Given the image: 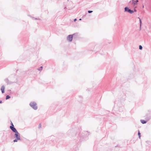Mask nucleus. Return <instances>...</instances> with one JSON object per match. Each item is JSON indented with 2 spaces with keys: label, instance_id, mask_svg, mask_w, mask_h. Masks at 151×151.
I'll list each match as a JSON object with an SVG mask.
<instances>
[{
  "label": "nucleus",
  "instance_id": "nucleus-1",
  "mask_svg": "<svg viewBox=\"0 0 151 151\" xmlns=\"http://www.w3.org/2000/svg\"><path fill=\"white\" fill-rule=\"evenodd\" d=\"M29 105L34 109L36 110L37 109L36 104L35 102H32Z\"/></svg>",
  "mask_w": 151,
  "mask_h": 151
},
{
  "label": "nucleus",
  "instance_id": "nucleus-2",
  "mask_svg": "<svg viewBox=\"0 0 151 151\" xmlns=\"http://www.w3.org/2000/svg\"><path fill=\"white\" fill-rule=\"evenodd\" d=\"M124 9L125 11V12H127L131 14H132L133 12V11L132 10L129 9V8L127 7H125Z\"/></svg>",
  "mask_w": 151,
  "mask_h": 151
},
{
  "label": "nucleus",
  "instance_id": "nucleus-3",
  "mask_svg": "<svg viewBox=\"0 0 151 151\" xmlns=\"http://www.w3.org/2000/svg\"><path fill=\"white\" fill-rule=\"evenodd\" d=\"M73 35H69L67 37V40L70 41H71L73 39Z\"/></svg>",
  "mask_w": 151,
  "mask_h": 151
},
{
  "label": "nucleus",
  "instance_id": "nucleus-4",
  "mask_svg": "<svg viewBox=\"0 0 151 151\" xmlns=\"http://www.w3.org/2000/svg\"><path fill=\"white\" fill-rule=\"evenodd\" d=\"M15 136L17 138V139L18 140H20V136H19V133H18V132H17L16 133H15Z\"/></svg>",
  "mask_w": 151,
  "mask_h": 151
},
{
  "label": "nucleus",
  "instance_id": "nucleus-5",
  "mask_svg": "<svg viewBox=\"0 0 151 151\" xmlns=\"http://www.w3.org/2000/svg\"><path fill=\"white\" fill-rule=\"evenodd\" d=\"M10 129L14 132L15 133H16L17 131L16 129L13 126H10Z\"/></svg>",
  "mask_w": 151,
  "mask_h": 151
},
{
  "label": "nucleus",
  "instance_id": "nucleus-6",
  "mask_svg": "<svg viewBox=\"0 0 151 151\" xmlns=\"http://www.w3.org/2000/svg\"><path fill=\"white\" fill-rule=\"evenodd\" d=\"M4 89H5V87H4V86H2L1 88V91L2 92V93H4Z\"/></svg>",
  "mask_w": 151,
  "mask_h": 151
},
{
  "label": "nucleus",
  "instance_id": "nucleus-7",
  "mask_svg": "<svg viewBox=\"0 0 151 151\" xmlns=\"http://www.w3.org/2000/svg\"><path fill=\"white\" fill-rule=\"evenodd\" d=\"M138 1V0H136V1H133L132 2V4H134V5L137 4V2Z\"/></svg>",
  "mask_w": 151,
  "mask_h": 151
},
{
  "label": "nucleus",
  "instance_id": "nucleus-8",
  "mask_svg": "<svg viewBox=\"0 0 151 151\" xmlns=\"http://www.w3.org/2000/svg\"><path fill=\"white\" fill-rule=\"evenodd\" d=\"M141 122L143 124H145L146 122V121H145V120H141Z\"/></svg>",
  "mask_w": 151,
  "mask_h": 151
},
{
  "label": "nucleus",
  "instance_id": "nucleus-9",
  "mask_svg": "<svg viewBox=\"0 0 151 151\" xmlns=\"http://www.w3.org/2000/svg\"><path fill=\"white\" fill-rule=\"evenodd\" d=\"M10 98V96H9V95H7L6 96V99L7 100V99H9Z\"/></svg>",
  "mask_w": 151,
  "mask_h": 151
},
{
  "label": "nucleus",
  "instance_id": "nucleus-10",
  "mask_svg": "<svg viewBox=\"0 0 151 151\" xmlns=\"http://www.w3.org/2000/svg\"><path fill=\"white\" fill-rule=\"evenodd\" d=\"M138 135H139V138H140V137H141L139 131L138 132Z\"/></svg>",
  "mask_w": 151,
  "mask_h": 151
},
{
  "label": "nucleus",
  "instance_id": "nucleus-11",
  "mask_svg": "<svg viewBox=\"0 0 151 151\" xmlns=\"http://www.w3.org/2000/svg\"><path fill=\"white\" fill-rule=\"evenodd\" d=\"M138 18L139 19V21H140V27L141 26V23H142V22H141V20L139 18Z\"/></svg>",
  "mask_w": 151,
  "mask_h": 151
},
{
  "label": "nucleus",
  "instance_id": "nucleus-12",
  "mask_svg": "<svg viewBox=\"0 0 151 151\" xmlns=\"http://www.w3.org/2000/svg\"><path fill=\"white\" fill-rule=\"evenodd\" d=\"M139 49L140 50H141L142 49V46L141 45L139 46Z\"/></svg>",
  "mask_w": 151,
  "mask_h": 151
},
{
  "label": "nucleus",
  "instance_id": "nucleus-13",
  "mask_svg": "<svg viewBox=\"0 0 151 151\" xmlns=\"http://www.w3.org/2000/svg\"><path fill=\"white\" fill-rule=\"evenodd\" d=\"M17 139H14V142H17Z\"/></svg>",
  "mask_w": 151,
  "mask_h": 151
},
{
  "label": "nucleus",
  "instance_id": "nucleus-14",
  "mask_svg": "<svg viewBox=\"0 0 151 151\" xmlns=\"http://www.w3.org/2000/svg\"><path fill=\"white\" fill-rule=\"evenodd\" d=\"M92 11H88V13H91L92 12Z\"/></svg>",
  "mask_w": 151,
  "mask_h": 151
},
{
  "label": "nucleus",
  "instance_id": "nucleus-15",
  "mask_svg": "<svg viewBox=\"0 0 151 151\" xmlns=\"http://www.w3.org/2000/svg\"><path fill=\"white\" fill-rule=\"evenodd\" d=\"M11 124H12V126H11L14 127V126L13 123H12V122H11Z\"/></svg>",
  "mask_w": 151,
  "mask_h": 151
},
{
  "label": "nucleus",
  "instance_id": "nucleus-16",
  "mask_svg": "<svg viewBox=\"0 0 151 151\" xmlns=\"http://www.w3.org/2000/svg\"><path fill=\"white\" fill-rule=\"evenodd\" d=\"M40 68H41V70L39 69L38 70H42V66H41L40 67Z\"/></svg>",
  "mask_w": 151,
  "mask_h": 151
},
{
  "label": "nucleus",
  "instance_id": "nucleus-17",
  "mask_svg": "<svg viewBox=\"0 0 151 151\" xmlns=\"http://www.w3.org/2000/svg\"><path fill=\"white\" fill-rule=\"evenodd\" d=\"M76 20H77V19H74V21H76Z\"/></svg>",
  "mask_w": 151,
  "mask_h": 151
},
{
  "label": "nucleus",
  "instance_id": "nucleus-18",
  "mask_svg": "<svg viewBox=\"0 0 151 151\" xmlns=\"http://www.w3.org/2000/svg\"><path fill=\"white\" fill-rule=\"evenodd\" d=\"M0 103H2V101H0Z\"/></svg>",
  "mask_w": 151,
  "mask_h": 151
},
{
  "label": "nucleus",
  "instance_id": "nucleus-19",
  "mask_svg": "<svg viewBox=\"0 0 151 151\" xmlns=\"http://www.w3.org/2000/svg\"><path fill=\"white\" fill-rule=\"evenodd\" d=\"M40 127H41V124H40Z\"/></svg>",
  "mask_w": 151,
  "mask_h": 151
},
{
  "label": "nucleus",
  "instance_id": "nucleus-20",
  "mask_svg": "<svg viewBox=\"0 0 151 151\" xmlns=\"http://www.w3.org/2000/svg\"><path fill=\"white\" fill-rule=\"evenodd\" d=\"M132 2H133V1H134V0H132Z\"/></svg>",
  "mask_w": 151,
  "mask_h": 151
},
{
  "label": "nucleus",
  "instance_id": "nucleus-21",
  "mask_svg": "<svg viewBox=\"0 0 151 151\" xmlns=\"http://www.w3.org/2000/svg\"><path fill=\"white\" fill-rule=\"evenodd\" d=\"M134 11L136 12V10H134Z\"/></svg>",
  "mask_w": 151,
  "mask_h": 151
},
{
  "label": "nucleus",
  "instance_id": "nucleus-22",
  "mask_svg": "<svg viewBox=\"0 0 151 151\" xmlns=\"http://www.w3.org/2000/svg\"><path fill=\"white\" fill-rule=\"evenodd\" d=\"M79 20H81V19H79Z\"/></svg>",
  "mask_w": 151,
  "mask_h": 151
}]
</instances>
